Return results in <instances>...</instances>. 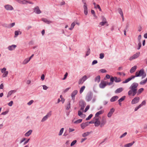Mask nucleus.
I'll return each mask as SVG.
<instances>
[{
  "label": "nucleus",
  "instance_id": "1",
  "mask_svg": "<svg viewBox=\"0 0 147 147\" xmlns=\"http://www.w3.org/2000/svg\"><path fill=\"white\" fill-rule=\"evenodd\" d=\"M93 93L91 92H89L87 94L86 97L85 99L87 102L90 101L93 98Z\"/></svg>",
  "mask_w": 147,
  "mask_h": 147
},
{
  "label": "nucleus",
  "instance_id": "2",
  "mask_svg": "<svg viewBox=\"0 0 147 147\" xmlns=\"http://www.w3.org/2000/svg\"><path fill=\"white\" fill-rule=\"evenodd\" d=\"M138 84L137 83H134L129 88V89L132 90H138L137 87Z\"/></svg>",
  "mask_w": 147,
  "mask_h": 147
},
{
  "label": "nucleus",
  "instance_id": "3",
  "mask_svg": "<svg viewBox=\"0 0 147 147\" xmlns=\"http://www.w3.org/2000/svg\"><path fill=\"white\" fill-rule=\"evenodd\" d=\"M79 105L81 107L80 110L83 111L86 105V103L83 100H81L80 101Z\"/></svg>",
  "mask_w": 147,
  "mask_h": 147
},
{
  "label": "nucleus",
  "instance_id": "4",
  "mask_svg": "<svg viewBox=\"0 0 147 147\" xmlns=\"http://www.w3.org/2000/svg\"><path fill=\"white\" fill-rule=\"evenodd\" d=\"M87 77L86 75L83 76L82 78H80L78 81V84H82L87 79Z\"/></svg>",
  "mask_w": 147,
  "mask_h": 147
},
{
  "label": "nucleus",
  "instance_id": "5",
  "mask_svg": "<svg viewBox=\"0 0 147 147\" xmlns=\"http://www.w3.org/2000/svg\"><path fill=\"white\" fill-rule=\"evenodd\" d=\"M140 100V98L138 96H136L133 99L131 102L132 104H134L138 103Z\"/></svg>",
  "mask_w": 147,
  "mask_h": 147
},
{
  "label": "nucleus",
  "instance_id": "6",
  "mask_svg": "<svg viewBox=\"0 0 147 147\" xmlns=\"http://www.w3.org/2000/svg\"><path fill=\"white\" fill-rule=\"evenodd\" d=\"M144 73V69H140L139 71L136 72L135 74L137 77H140L142 76Z\"/></svg>",
  "mask_w": 147,
  "mask_h": 147
},
{
  "label": "nucleus",
  "instance_id": "7",
  "mask_svg": "<svg viewBox=\"0 0 147 147\" xmlns=\"http://www.w3.org/2000/svg\"><path fill=\"white\" fill-rule=\"evenodd\" d=\"M106 85L107 84L106 82L103 80H102L99 85V86L100 88H105Z\"/></svg>",
  "mask_w": 147,
  "mask_h": 147
},
{
  "label": "nucleus",
  "instance_id": "8",
  "mask_svg": "<svg viewBox=\"0 0 147 147\" xmlns=\"http://www.w3.org/2000/svg\"><path fill=\"white\" fill-rule=\"evenodd\" d=\"M140 52L137 53L136 54L133 55L132 56L130 57L129 59L130 60H132L134 59L137 58L139 56Z\"/></svg>",
  "mask_w": 147,
  "mask_h": 147
},
{
  "label": "nucleus",
  "instance_id": "9",
  "mask_svg": "<svg viewBox=\"0 0 147 147\" xmlns=\"http://www.w3.org/2000/svg\"><path fill=\"white\" fill-rule=\"evenodd\" d=\"M84 12L85 15H87L88 13V8L86 2H84Z\"/></svg>",
  "mask_w": 147,
  "mask_h": 147
},
{
  "label": "nucleus",
  "instance_id": "10",
  "mask_svg": "<svg viewBox=\"0 0 147 147\" xmlns=\"http://www.w3.org/2000/svg\"><path fill=\"white\" fill-rule=\"evenodd\" d=\"M34 11L37 14H40L41 13V11L40 10L39 7L37 6L34 8Z\"/></svg>",
  "mask_w": 147,
  "mask_h": 147
},
{
  "label": "nucleus",
  "instance_id": "11",
  "mask_svg": "<svg viewBox=\"0 0 147 147\" xmlns=\"http://www.w3.org/2000/svg\"><path fill=\"white\" fill-rule=\"evenodd\" d=\"M115 111V109L114 108H112L109 111V112L107 114V117H111L112 115L114 112Z\"/></svg>",
  "mask_w": 147,
  "mask_h": 147
},
{
  "label": "nucleus",
  "instance_id": "12",
  "mask_svg": "<svg viewBox=\"0 0 147 147\" xmlns=\"http://www.w3.org/2000/svg\"><path fill=\"white\" fill-rule=\"evenodd\" d=\"M4 7L7 10H12L13 9V7L9 5H6L4 6Z\"/></svg>",
  "mask_w": 147,
  "mask_h": 147
},
{
  "label": "nucleus",
  "instance_id": "13",
  "mask_svg": "<svg viewBox=\"0 0 147 147\" xmlns=\"http://www.w3.org/2000/svg\"><path fill=\"white\" fill-rule=\"evenodd\" d=\"M51 114L50 113H48L46 116L43 117L41 121L42 122H43L45 121L48 119V117L51 116Z\"/></svg>",
  "mask_w": 147,
  "mask_h": 147
},
{
  "label": "nucleus",
  "instance_id": "14",
  "mask_svg": "<svg viewBox=\"0 0 147 147\" xmlns=\"http://www.w3.org/2000/svg\"><path fill=\"white\" fill-rule=\"evenodd\" d=\"M100 122V127H103L105 124L106 123V119L104 117H102Z\"/></svg>",
  "mask_w": 147,
  "mask_h": 147
},
{
  "label": "nucleus",
  "instance_id": "15",
  "mask_svg": "<svg viewBox=\"0 0 147 147\" xmlns=\"http://www.w3.org/2000/svg\"><path fill=\"white\" fill-rule=\"evenodd\" d=\"M88 125H89L87 122L82 123L80 125L82 129H84L85 127L88 126Z\"/></svg>",
  "mask_w": 147,
  "mask_h": 147
},
{
  "label": "nucleus",
  "instance_id": "16",
  "mask_svg": "<svg viewBox=\"0 0 147 147\" xmlns=\"http://www.w3.org/2000/svg\"><path fill=\"white\" fill-rule=\"evenodd\" d=\"M16 47V45H13L11 46H9L8 47V49L9 51H12Z\"/></svg>",
  "mask_w": 147,
  "mask_h": 147
},
{
  "label": "nucleus",
  "instance_id": "17",
  "mask_svg": "<svg viewBox=\"0 0 147 147\" xmlns=\"http://www.w3.org/2000/svg\"><path fill=\"white\" fill-rule=\"evenodd\" d=\"M119 98V97L117 96H115L112 97L110 99V101L111 102H114L115 101L117 100Z\"/></svg>",
  "mask_w": 147,
  "mask_h": 147
},
{
  "label": "nucleus",
  "instance_id": "18",
  "mask_svg": "<svg viewBox=\"0 0 147 147\" xmlns=\"http://www.w3.org/2000/svg\"><path fill=\"white\" fill-rule=\"evenodd\" d=\"M27 3H29L30 4H33V3L31 1H27L26 0H22V3L24 4H27Z\"/></svg>",
  "mask_w": 147,
  "mask_h": 147
},
{
  "label": "nucleus",
  "instance_id": "19",
  "mask_svg": "<svg viewBox=\"0 0 147 147\" xmlns=\"http://www.w3.org/2000/svg\"><path fill=\"white\" fill-rule=\"evenodd\" d=\"M137 68V66L135 65L134 67H132L130 70V72L131 73H132L135 72L136 69Z\"/></svg>",
  "mask_w": 147,
  "mask_h": 147
},
{
  "label": "nucleus",
  "instance_id": "20",
  "mask_svg": "<svg viewBox=\"0 0 147 147\" xmlns=\"http://www.w3.org/2000/svg\"><path fill=\"white\" fill-rule=\"evenodd\" d=\"M123 90V88H120L117 89L115 91V92L116 93H119L122 92Z\"/></svg>",
  "mask_w": 147,
  "mask_h": 147
},
{
  "label": "nucleus",
  "instance_id": "21",
  "mask_svg": "<svg viewBox=\"0 0 147 147\" xmlns=\"http://www.w3.org/2000/svg\"><path fill=\"white\" fill-rule=\"evenodd\" d=\"M100 76H98L95 77L94 79V81L95 82H97L99 83L100 81Z\"/></svg>",
  "mask_w": 147,
  "mask_h": 147
},
{
  "label": "nucleus",
  "instance_id": "22",
  "mask_svg": "<svg viewBox=\"0 0 147 147\" xmlns=\"http://www.w3.org/2000/svg\"><path fill=\"white\" fill-rule=\"evenodd\" d=\"M42 20L43 22H45L47 24H49L51 23L52 22H51V21L48 20L46 18H42Z\"/></svg>",
  "mask_w": 147,
  "mask_h": 147
},
{
  "label": "nucleus",
  "instance_id": "23",
  "mask_svg": "<svg viewBox=\"0 0 147 147\" xmlns=\"http://www.w3.org/2000/svg\"><path fill=\"white\" fill-rule=\"evenodd\" d=\"M32 130L31 129L29 130L28 132L26 133L24 135L26 137L29 136L31 134Z\"/></svg>",
  "mask_w": 147,
  "mask_h": 147
},
{
  "label": "nucleus",
  "instance_id": "24",
  "mask_svg": "<svg viewBox=\"0 0 147 147\" xmlns=\"http://www.w3.org/2000/svg\"><path fill=\"white\" fill-rule=\"evenodd\" d=\"M135 143L134 141H133L130 143L124 145L125 147H130L133 144Z\"/></svg>",
  "mask_w": 147,
  "mask_h": 147
},
{
  "label": "nucleus",
  "instance_id": "25",
  "mask_svg": "<svg viewBox=\"0 0 147 147\" xmlns=\"http://www.w3.org/2000/svg\"><path fill=\"white\" fill-rule=\"evenodd\" d=\"M103 112L104 111H100L96 113L95 114V116L96 117H98L99 116V115L102 114Z\"/></svg>",
  "mask_w": 147,
  "mask_h": 147
},
{
  "label": "nucleus",
  "instance_id": "26",
  "mask_svg": "<svg viewBox=\"0 0 147 147\" xmlns=\"http://www.w3.org/2000/svg\"><path fill=\"white\" fill-rule=\"evenodd\" d=\"M16 92V90H12L9 91L7 95V97H8L11 96L13 93L15 92Z\"/></svg>",
  "mask_w": 147,
  "mask_h": 147
},
{
  "label": "nucleus",
  "instance_id": "27",
  "mask_svg": "<svg viewBox=\"0 0 147 147\" xmlns=\"http://www.w3.org/2000/svg\"><path fill=\"white\" fill-rule=\"evenodd\" d=\"M91 133V131L90 132H86L82 134V136L83 137H86L88 135H89Z\"/></svg>",
  "mask_w": 147,
  "mask_h": 147
},
{
  "label": "nucleus",
  "instance_id": "28",
  "mask_svg": "<svg viewBox=\"0 0 147 147\" xmlns=\"http://www.w3.org/2000/svg\"><path fill=\"white\" fill-rule=\"evenodd\" d=\"M78 91L76 90H74L71 94V97H75V95L77 94Z\"/></svg>",
  "mask_w": 147,
  "mask_h": 147
},
{
  "label": "nucleus",
  "instance_id": "29",
  "mask_svg": "<svg viewBox=\"0 0 147 147\" xmlns=\"http://www.w3.org/2000/svg\"><path fill=\"white\" fill-rule=\"evenodd\" d=\"M115 81L116 82H119L121 81V79L120 78H117L116 77H114Z\"/></svg>",
  "mask_w": 147,
  "mask_h": 147
},
{
  "label": "nucleus",
  "instance_id": "30",
  "mask_svg": "<svg viewBox=\"0 0 147 147\" xmlns=\"http://www.w3.org/2000/svg\"><path fill=\"white\" fill-rule=\"evenodd\" d=\"M144 90V89L143 88H141L140 89H139L137 92V95H138L139 94H141Z\"/></svg>",
  "mask_w": 147,
  "mask_h": 147
},
{
  "label": "nucleus",
  "instance_id": "31",
  "mask_svg": "<svg viewBox=\"0 0 147 147\" xmlns=\"http://www.w3.org/2000/svg\"><path fill=\"white\" fill-rule=\"evenodd\" d=\"M104 20L105 21L104 22H102L100 23H99L100 25H101V26H103L106 23H107V22L106 21V19L105 18L104 19Z\"/></svg>",
  "mask_w": 147,
  "mask_h": 147
},
{
  "label": "nucleus",
  "instance_id": "32",
  "mask_svg": "<svg viewBox=\"0 0 147 147\" xmlns=\"http://www.w3.org/2000/svg\"><path fill=\"white\" fill-rule=\"evenodd\" d=\"M117 10H118L119 13L120 14L121 16H123V13L122 10L120 8H119Z\"/></svg>",
  "mask_w": 147,
  "mask_h": 147
},
{
  "label": "nucleus",
  "instance_id": "33",
  "mask_svg": "<svg viewBox=\"0 0 147 147\" xmlns=\"http://www.w3.org/2000/svg\"><path fill=\"white\" fill-rule=\"evenodd\" d=\"M125 96H122L120 99L118 100V102H121L123 101L125 99Z\"/></svg>",
  "mask_w": 147,
  "mask_h": 147
},
{
  "label": "nucleus",
  "instance_id": "34",
  "mask_svg": "<svg viewBox=\"0 0 147 147\" xmlns=\"http://www.w3.org/2000/svg\"><path fill=\"white\" fill-rule=\"evenodd\" d=\"M30 61L29 59H25V60L23 62V64H26L28 63L29 61Z\"/></svg>",
  "mask_w": 147,
  "mask_h": 147
},
{
  "label": "nucleus",
  "instance_id": "35",
  "mask_svg": "<svg viewBox=\"0 0 147 147\" xmlns=\"http://www.w3.org/2000/svg\"><path fill=\"white\" fill-rule=\"evenodd\" d=\"M75 25V23L74 22H73L71 24V27L69 28V29L71 30L74 28V26Z\"/></svg>",
  "mask_w": 147,
  "mask_h": 147
},
{
  "label": "nucleus",
  "instance_id": "36",
  "mask_svg": "<svg viewBox=\"0 0 147 147\" xmlns=\"http://www.w3.org/2000/svg\"><path fill=\"white\" fill-rule=\"evenodd\" d=\"M85 88V86H83L81 87L80 91V94H81L83 92Z\"/></svg>",
  "mask_w": 147,
  "mask_h": 147
},
{
  "label": "nucleus",
  "instance_id": "37",
  "mask_svg": "<svg viewBox=\"0 0 147 147\" xmlns=\"http://www.w3.org/2000/svg\"><path fill=\"white\" fill-rule=\"evenodd\" d=\"M3 74L2 75V76L3 77H5L6 76H7L8 74V71H6L4 72V73H3Z\"/></svg>",
  "mask_w": 147,
  "mask_h": 147
},
{
  "label": "nucleus",
  "instance_id": "38",
  "mask_svg": "<svg viewBox=\"0 0 147 147\" xmlns=\"http://www.w3.org/2000/svg\"><path fill=\"white\" fill-rule=\"evenodd\" d=\"M90 49L89 48H88L87 49V51H86V56H88L89 55H90Z\"/></svg>",
  "mask_w": 147,
  "mask_h": 147
},
{
  "label": "nucleus",
  "instance_id": "39",
  "mask_svg": "<svg viewBox=\"0 0 147 147\" xmlns=\"http://www.w3.org/2000/svg\"><path fill=\"white\" fill-rule=\"evenodd\" d=\"M95 126L96 127H98L100 125V121H95L94 122Z\"/></svg>",
  "mask_w": 147,
  "mask_h": 147
},
{
  "label": "nucleus",
  "instance_id": "40",
  "mask_svg": "<svg viewBox=\"0 0 147 147\" xmlns=\"http://www.w3.org/2000/svg\"><path fill=\"white\" fill-rule=\"evenodd\" d=\"M82 120V119H79L74 122V123L75 124H78L81 122Z\"/></svg>",
  "mask_w": 147,
  "mask_h": 147
},
{
  "label": "nucleus",
  "instance_id": "41",
  "mask_svg": "<svg viewBox=\"0 0 147 147\" xmlns=\"http://www.w3.org/2000/svg\"><path fill=\"white\" fill-rule=\"evenodd\" d=\"M93 116V115L92 114H90L89 116L86 119V121L88 120L91 118Z\"/></svg>",
  "mask_w": 147,
  "mask_h": 147
},
{
  "label": "nucleus",
  "instance_id": "42",
  "mask_svg": "<svg viewBox=\"0 0 147 147\" xmlns=\"http://www.w3.org/2000/svg\"><path fill=\"white\" fill-rule=\"evenodd\" d=\"M130 80L129 78H128L127 79H126L124 81H123L122 82L123 84L126 83L128 82L129 81H130Z\"/></svg>",
  "mask_w": 147,
  "mask_h": 147
},
{
  "label": "nucleus",
  "instance_id": "43",
  "mask_svg": "<svg viewBox=\"0 0 147 147\" xmlns=\"http://www.w3.org/2000/svg\"><path fill=\"white\" fill-rule=\"evenodd\" d=\"M146 104V102L145 100H143L141 103L139 105L141 107L143 105H145Z\"/></svg>",
  "mask_w": 147,
  "mask_h": 147
},
{
  "label": "nucleus",
  "instance_id": "44",
  "mask_svg": "<svg viewBox=\"0 0 147 147\" xmlns=\"http://www.w3.org/2000/svg\"><path fill=\"white\" fill-rule=\"evenodd\" d=\"M76 142H77V140H75L74 141H73L71 143V144L70 146H73L74 145L76 144Z\"/></svg>",
  "mask_w": 147,
  "mask_h": 147
},
{
  "label": "nucleus",
  "instance_id": "45",
  "mask_svg": "<svg viewBox=\"0 0 147 147\" xmlns=\"http://www.w3.org/2000/svg\"><path fill=\"white\" fill-rule=\"evenodd\" d=\"M64 129L63 128H61L59 134V136H61L63 132Z\"/></svg>",
  "mask_w": 147,
  "mask_h": 147
},
{
  "label": "nucleus",
  "instance_id": "46",
  "mask_svg": "<svg viewBox=\"0 0 147 147\" xmlns=\"http://www.w3.org/2000/svg\"><path fill=\"white\" fill-rule=\"evenodd\" d=\"M19 31H15V35L14 37H17L18 35H19Z\"/></svg>",
  "mask_w": 147,
  "mask_h": 147
},
{
  "label": "nucleus",
  "instance_id": "47",
  "mask_svg": "<svg viewBox=\"0 0 147 147\" xmlns=\"http://www.w3.org/2000/svg\"><path fill=\"white\" fill-rule=\"evenodd\" d=\"M15 25V23L13 22L9 25V28H10L13 27Z\"/></svg>",
  "mask_w": 147,
  "mask_h": 147
},
{
  "label": "nucleus",
  "instance_id": "48",
  "mask_svg": "<svg viewBox=\"0 0 147 147\" xmlns=\"http://www.w3.org/2000/svg\"><path fill=\"white\" fill-rule=\"evenodd\" d=\"M90 105H88L87 106L86 108H85L84 110V112H87V111L90 108Z\"/></svg>",
  "mask_w": 147,
  "mask_h": 147
},
{
  "label": "nucleus",
  "instance_id": "49",
  "mask_svg": "<svg viewBox=\"0 0 147 147\" xmlns=\"http://www.w3.org/2000/svg\"><path fill=\"white\" fill-rule=\"evenodd\" d=\"M110 82H111V83H112V84H113V82L114 81H115V78H114V77H111V78H110Z\"/></svg>",
  "mask_w": 147,
  "mask_h": 147
},
{
  "label": "nucleus",
  "instance_id": "50",
  "mask_svg": "<svg viewBox=\"0 0 147 147\" xmlns=\"http://www.w3.org/2000/svg\"><path fill=\"white\" fill-rule=\"evenodd\" d=\"M104 54L103 53H101L100 55V59H102L104 57Z\"/></svg>",
  "mask_w": 147,
  "mask_h": 147
},
{
  "label": "nucleus",
  "instance_id": "51",
  "mask_svg": "<svg viewBox=\"0 0 147 147\" xmlns=\"http://www.w3.org/2000/svg\"><path fill=\"white\" fill-rule=\"evenodd\" d=\"M2 26L4 27L7 28H9V25L7 24H6L4 23L2 25Z\"/></svg>",
  "mask_w": 147,
  "mask_h": 147
},
{
  "label": "nucleus",
  "instance_id": "52",
  "mask_svg": "<svg viewBox=\"0 0 147 147\" xmlns=\"http://www.w3.org/2000/svg\"><path fill=\"white\" fill-rule=\"evenodd\" d=\"M132 91L133 92L132 94L133 96H135L136 94H137V90H132Z\"/></svg>",
  "mask_w": 147,
  "mask_h": 147
},
{
  "label": "nucleus",
  "instance_id": "53",
  "mask_svg": "<svg viewBox=\"0 0 147 147\" xmlns=\"http://www.w3.org/2000/svg\"><path fill=\"white\" fill-rule=\"evenodd\" d=\"M68 75V73L67 72H66L65 74L64 75V78L62 79L63 80H65L67 76Z\"/></svg>",
  "mask_w": 147,
  "mask_h": 147
},
{
  "label": "nucleus",
  "instance_id": "54",
  "mask_svg": "<svg viewBox=\"0 0 147 147\" xmlns=\"http://www.w3.org/2000/svg\"><path fill=\"white\" fill-rule=\"evenodd\" d=\"M127 133L126 132H125L124 133V134H122L120 137V138H122L124 137H125L127 134Z\"/></svg>",
  "mask_w": 147,
  "mask_h": 147
},
{
  "label": "nucleus",
  "instance_id": "55",
  "mask_svg": "<svg viewBox=\"0 0 147 147\" xmlns=\"http://www.w3.org/2000/svg\"><path fill=\"white\" fill-rule=\"evenodd\" d=\"M132 92H133V91H132V90H129L128 92V95L129 96L131 95L132 94Z\"/></svg>",
  "mask_w": 147,
  "mask_h": 147
},
{
  "label": "nucleus",
  "instance_id": "56",
  "mask_svg": "<svg viewBox=\"0 0 147 147\" xmlns=\"http://www.w3.org/2000/svg\"><path fill=\"white\" fill-rule=\"evenodd\" d=\"M97 63H98V61L97 60H94L92 61V65H93L94 64H95Z\"/></svg>",
  "mask_w": 147,
  "mask_h": 147
},
{
  "label": "nucleus",
  "instance_id": "57",
  "mask_svg": "<svg viewBox=\"0 0 147 147\" xmlns=\"http://www.w3.org/2000/svg\"><path fill=\"white\" fill-rule=\"evenodd\" d=\"M146 83V82L144 80H143L141 81L140 82V84L141 85H144Z\"/></svg>",
  "mask_w": 147,
  "mask_h": 147
},
{
  "label": "nucleus",
  "instance_id": "58",
  "mask_svg": "<svg viewBox=\"0 0 147 147\" xmlns=\"http://www.w3.org/2000/svg\"><path fill=\"white\" fill-rule=\"evenodd\" d=\"M142 46V44L140 42H139L138 44V47L137 48L138 50H139L140 49V47H141Z\"/></svg>",
  "mask_w": 147,
  "mask_h": 147
},
{
  "label": "nucleus",
  "instance_id": "59",
  "mask_svg": "<svg viewBox=\"0 0 147 147\" xmlns=\"http://www.w3.org/2000/svg\"><path fill=\"white\" fill-rule=\"evenodd\" d=\"M70 107V102H69V104H68L67 105V106L66 107V109L67 110H68L69 109Z\"/></svg>",
  "mask_w": 147,
  "mask_h": 147
},
{
  "label": "nucleus",
  "instance_id": "60",
  "mask_svg": "<svg viewBox=\"0 0 147 147\" xmlns=\"http://www.w3.org/2000/svg\"><path fill=\"white\" fill-rule=\"evenodd\" d=\"M137 77L136 76V75L135 74V76L131 75L130 77H129V78L130 80H131L132 79H134L135 78Z\"/></svg>",
  "mask_w": 147,
  "mask_h": 147
},
{
  "label": "nucleus",
  "instance_id": "61",
  "mask_svg": "<svg viewBox=\"0 0 147 147\" xmlns=\"http://www.w3.org/2000/svg\"><path fill=\"white\" fill-rule=\"evenodd\" d=\"M34 102V101L32 100H30L29 102H28L27 104L29 105H31Z\"/></svg>",
  "mask_w": 147,
  "mask_h": 147
},
{
  "label": "nucleus",
  "instance_id": "62",
  "mask_svg": "<svg viewBox=\"0 0 147 147\" xmlns=\"http://www.w3.org/2000/svg\"><path fill=\"white\" fill-rule=\"evenodd\" d=\"M78 114L79 116H81L83 114L80 111H78Z\"/></svg>",
  "mask_w": 147,
  "mask_h": 147
},
{
  "label": "nucleus",
  "instance_id": "63",
  "mask_svg": "<svg viewBox=\"0 0 147 147\" xmlns=\"http://www.w3.org/2000/svg\"><path fill=\"white\" fill-rule=\"evenodd\" d=\"M6 69L5 68H3L1 69V72L2 73H3L5 71H6Z\"/></svg>",
  "mask_w": 147,
  "mask_h": 147
},
{
  "label": "nucleus",
  "instance_id": "64",
  "mask_svg": "<svg viewBox=\"0 0 147 147\" xmlns=\"http://www.w3.org/2000/svg\"><path fill=\"white\" fill-rule=\"evenodd\" d=\"M13 102L12 101H11L10 102H9L8 105L9 106H11L12 105V104H13Z\"/></svg>",
  "mask_w": 147,
  "mask_h": 147
}]
</instances>
